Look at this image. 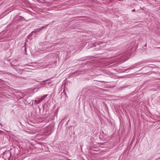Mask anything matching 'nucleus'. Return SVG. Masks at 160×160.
<instances>
[{
  "label": "nucleus",
  "instance_id": "6",
  "mask_svg": "<svg viewBox=\"0 0 160 160\" xmlns=\"http://www.w3.org/2000/svg\"><path fill=\"white\" fill-rule=\"evenodd\" d=\"M40 99L41 101H42V100L41 98H40Z\"/></svg>",
  "mask_w": 160,
  "mask_h": 160
},
{
  "label": "nucleus",
  "instance_id": "1",
  "mask_svg": "<svg viewBox=\"0 0 160 160\" xmlns=\"http://www.w3.org/2000/svg\"><path fill=\"white\" fill-rule=\"evenodd\" d=\"M41 100H40V98H37V100H35L34 101L35 103L36 104H38L39 103L41 102Z\"/></svg>",
  "mask_w": 160,
  "mask_h": 160
},
{
  "label": "nucleus",
  "instance_id": "5",
  "mask_svg": "<svg viewBox=\"0 0 160 160\" xmlns=\"http://www.w3.org/2000/svg\"><path fill=\"white\" fill-rule=\"evenodd\" d=\"M46 27V26H45V27H44V26H43V27H42V28H44V27Z\"/></svg>",
  "mask_w": 160,
  "mask_h": 160
},
{
  "label": "nucleus",
  "instance_id": "2",
  "mask_svg": "<svg viewBox=\"0 0 160 160\" xmlns=\"http://www.w3.org/2000/svg\"><path fill=\"white\" fill-rule=\"evenodd\" d=\"M47 96V95H45L42 97H41L40 98L43 100Z\"/></svg>",
  "mask_w": 160,
  "mask_h": 160
},
{
  "label": "nucleus",
  "instance_id": "3",
  "mask_svg": "<svg viewBox=\"0 0 160 160\" xmlns=\"http://www.w3.org/2000/svg\"><path fill=\"white\" fill-rule=\"evenodd\" d=\"M49 80V79H47V80H45V81H43L42 82H45V81H48V80Z\"/></svg>",
  "mask_w": 160,
  "mask_h": 160
},
{
  "label": "nucleus",
  "instance_id": "4",
  "mask_svg": "<svg viewBox=\"0 0 160 160\" xmlns=\"http://www.w3.org/2000/svg\"><path fill=\"white\" fill-rule=\"evenodd\" d=\"M135 11V9H133V10H132V12H134Z\"/></svg>",
  "mask_w": 160,
  "mask_h": 160
}]
</instances>
